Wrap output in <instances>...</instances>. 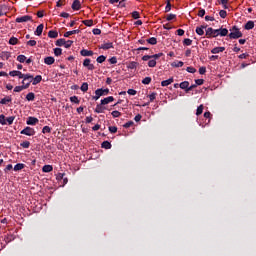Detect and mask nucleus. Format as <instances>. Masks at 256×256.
Returning <instances> with one entry per match:
<instances>
[{
  "instance_id": "obj_31",
  "label": "nucleus",
  "mask_w": 256,
  "mask_h": 256,
  "mask_svg": "<svg viewBox=\"0 0 256 256\" xmlns=\"http://www.w3.org/2000/svg\"><path fill=\"white\" fill-rule=\"evenodd\" d=\"M65 39H63V38H60V39H58L57 41H56V46L57 47H63L64 45H65Z\"/></svg>"
},
{
  "instance_id": "obj_27",
  "label": "nucleus",
  "mask_w": 256,
  "mask_h": 256,
  "mask_svg": "<svg viewBox=\"0 0 256 256\" xmlns=\"http://www.w3.org/2000/svg\"><path fill=\"white\" fill-rule=\"evenodd\" d=\"M24 89H27V86H25L24 84L22 86H16L14 88V93H21V91H23Z\"/></svg>"
},
{
  "instance_id": "obj_55",
  "label": "nucleus",
  "mask_w": 256,
  "mask_h": 256,
  "mask_svg": "<svg viewBox=\"0 0 256 256\" xmlns=\"http://www.w3.org/2000/svg\"><path fill=\"white\" fill-rule=\"evenodd\" d=\"M219 15L222 19H225L227 17V11L225 10H220Z\"/></svg>"
},
{
  "instance_id": "obj_23",
  "label": "nucleus",
  "mask_w": 256,
  "mask_h": 256,
  "mask_svg": "<svg viewBox=\"0 0 256 256\" xmlns=\"http://www.w3.org/2000/svg\"><path fill=\"white\" fill-rule=\"evenodd\" d=\"M43 173H51L53 171V166L51 165H44L42 168Z\"/></svg>"
},
{
  "instance_id": "obj_21",
  "label": "nucleus",
  "mask_w": 256,
  "mask_h": 256,
  "mask_svg": "<svg viewBox=\"0 0 256 256\" xmlns=\"http://www.w3.org/2000/svg\"><path fill=\"white\" fill-rule=\"evenodd\" d=\"M220 37H227L229 30L227 28H220L218 29Z\"/></svg>"
},
{
  "instance_id": "obj_59",
  "label": "nucleus",
  "mask_w": 256,
  "mask_h": 256,
  "mask_svg": "<svg viewBox=\"0 0 256 256\" xmlns=\"http://www.w3.org/2000/svg\"><path fill=\"white\" fill-rule=\"evenodd\" d=\"M169 11H171V2H169V0H168V3L166 5V7H165V12L169 13Z\"/></svg>"
},
{
  "instance_id": "obj_37",
  "label": "nucleus",
  "mask_w": 256,
  "mask_h": 256,
  "mask_svg": "<svg viewBox=\"0 0 256 256\" xmlns=\"http://www.w3.org/2000/svg\"><path fill=\"white\" fill-rule=\"evenodd\" d=\"M62 53H63V50H62L61 48H55V49H54V55H55L56 57L61 56Z\"/></svg>"
},
{
  "instance_id": "obj_9",
  "label": "nucleus",
  "mask_w": 256,
  "mask_h": 256,
  "mask_svg": "<svg viewBox=\"0 0 256 256\" xmlns=\"http://www.w3.org/2000/svg\"><path fill=\"white\" fill-rule=\"evenodd\" d=\"M113 101H115V98L113 96H109L101 100V105H109V103H113Z\"/></svg>"
},
{
  "instance_id": "obj_35",
  "label": "nucleus",
  "mask_w": 256,
  "mask_h": 256,
  "mask_svg": "<svg viewBox=\"0 0 256 256\" xmlns=\"http://www.w3.org/2000/svg\"><path fill=\"white\" fill-rule=\"evenodd\" d=\"M150 45H157V38L152 37L146 40Z\"/></svg>"
},
{
  "instance_id": "obj_44",
  "label": "nucleus",
  "mask_w": 256,
  "mask_h": 256,
  "mask_svg": "<svg viewBox=\"0 0 256 256\" xmlns=\"http://www.w3.org/2000/svg\"><path fill=\"white\" fill-rule=\"evenodd\" d=\"M107 59V57L103 56V55H100L96 61L97 63H105V60Z\"/></svg>"
},
{
  "instance_id": "obj_29",
  "label": "nucleus",
  "mask_w": 256,
  "mask_h": 256,
  "mask_svg": "<svg viewBox=\"0 0 256 256\" xmlns=\"http://www.w3.org/2000/svg\"><path fill=\"white\" fill-rule=\"evenodd\" d=\"M179 87L180 89H185L187 91V89H189V81L181 82Z\"/></svg>"
},
{
  "instance_id": "obj_57",
  "label": "nucleus",
  "mask_w": 256,
  "mask_h": 256,
  "mask_svg": "<svg viewBox=\"0 0 256 256\" xmlns=\"http://www.w3.org/2000/svg\"><path fill=\"white\" fill-rule=\"evenodd\" d=\"M70 101H71V103H79V98H77V96H72V97H70Z\"/></svg>"
},
{
  "instance_id": "obj_6",
  "label": "nucleus",
  "mask_w": 256,
  "mask_h": 256,
  "mask_svg": "<svg viewBox=\"0 0 256 256\" xmlns=\"http://www.w3.org/2000/svg\"><path fill=\"white\" fill-rule=\"evenodd\" d=\"M29 21H33V17L29 15H24L16 18V23H27Z\"/></svg>"
},
{
  "instance_id": "obj_41",
  "label": "nucleus",
  "mask_w": 256,
  "mask_h": 256,
  "mask_svg": "<svg viewBox=\"0 0 256 256\" xmlns=\"http://www.w3.org/2000/svg\"><path fill=\"white\" fill-rule=\"evenodd\" d=\"M71 45H73V40H65L64 47L66 49H69V47H71Z\"/></svg>"
},
{
  "instance_id": "obj_52",
  "label": "nucleus",
  "mask_w": 256,
  "mask_h": 256,
  "mask_svg": "<svg viewBox=\"0 0 256 256\" xmlns=\"http://www.w3.org/2000/svg\"><path fill=\"white\" fill-rule=\"evenodd\" d=\"M0 124L1 125H7L5 115H0Z\"/></svg>"
},
{
  "instance_id": "obj_3",
  "label": "nucleus",
  "mask_w": 256,
  "mask_h": 256,
  "mask_svg": "<svg viewBox=\"0 0 256 256\" xmlns=\"http://www.w3.org/2000/svg\"><path fill=\"white\" fill-rule=\"evenodd\" d=\"M22 79H23L22 85H24L27 89H29V85H31V83H33V75L24 74Z\"/></svg>"
},
{
  "instance_id": "obj_48",
  "label": "nucleus",
  "mask_w": 256,
  "mask_h": 256,
  "mask_svg": "<svg viewBox=\"0 0 256 256\" xmlns=\"http://www.w3.org/2000/svg\"><path fill=\"white\" fill-rule=\"evenodd\" d=\"M30 145L31 143L29 141H24L21 143V147H23L24 149H29Z\"/></svg>"
},
{
  "instance_id": "obj_60",
  "label": "nucleus",
  "mask_w": 256,
  "mask_h": 256,
  "mask_svg": "<svg viewBox=\"0 0 256 256\" xmlns=\"http://www.w3.org/2000/svg\"><path fill=\"white\" fill-rule=\"evenodd\" d=\"M176 15L175 14H169L166 19L167 21H173V19H175Z\"/></svg>"
},
{
  "instance_id": "obj_10",
  "label": "nucleus",
  "mask_w": 256,
  "mask_h": 256,
  "mask_svg": "<svg viewBox=\"0 0 256 256\" xmlns=\"http://www.w3.org/2000/svg\"><path fill=\"white\" fill-rule=\"evenodd\" d=\"M44 25L40 24L38 25V27L36 28L34 35H37V37H41V35L43 34V29H44Z\"/></svg>"
},
{
  "instance_id": "obj_17",
  "label": "nucleus",
  "mask_w": 256,
  "mask_h": 256,
  "mask_svg": "<svg viewBox=\"0 0 256 256\" xmlns=\"http://www.w3.org/2000/svg\"><path fill=\"white\" fill-rule=\"evenodd\" d=\"M100 49H104L105 51H107L108 49H113V43L112 42L104 43L100 46Z\"/></svg>"
},
{
  "instance_id": "obj_13",
  "label": "nucleus",
  "mask_w": 256,
  "mask_h": 256,
  "mask_svg": "<svg viewBox=\"0 0 256 256\" xmlns=\"http://www.w3.org/2000/svg\"><path fill=\"white\" fill-rule=\"evenodd\" d=\"M45 65H53L55 63V58L53 56H48L44 58Z\"/></svg>"
},
{
  "instance_id": "obj_33",
  "label": "nucleus",
  "mask_w": 256,
  "mask_h": 256,
  "mask_svg": "<svg viewBox=\"0 0 256 256\" xmlns=\"http://www.w3.org/2000/svg\"><path fill=\"white\" fill-rule=\"evenodd\" d=\"M25 168V164L18 163L14 166V171H21V169Z\"/></svg>"
},
{
  "instance_id": "obj_51",
  "label": "nucleus",
  "mask_w": 256,
  "mask_h": 256,
  "mask_svg": "<svg viewBox=\"0 0 256 256\" xmlns=\"http://www.w3.org/2000/svg\"><path fill=\"white\" fill-rule=\"evenodd\" d=\"M42 133H51V127L49 126H44L42 129Z\"/></svg>"
},
{
  "instance_id": "obj_36",
  "label": "nucleus",
  "mask_w": 256,
  "mask_h": 256,
  "mask_svg": "<svg viewBox=\"0 0 256 256\" xmlns=\"http://www.w3.org/2000/svg\"><path fill=\"white\" fill-rule=\"evenodd\" d=\"M203 29H205V27H197L196 28V33H197V35H204L205 34V31L203 30Z\"/></svg>"
},
{
  "instance_id": "obj_61",
  "label": "nucleus",
  "mask_w": 256,
  "mask_h": 256,
  "mask_svg": "<svg viewBox=\"0 0 256 256\" xmlns=\"http://www.w3.org/2000/svg\"><path fill=\"white\" fill-rule=\"evenodd\" d=\"M198 17H205V9H200L199 10Z\"/></svg>"
},
{
  "instance_id": "obj_34",
  "label": "nucleus",
  "mask_w": 256,
  "mask_h": 256,
  "mask_svg": "<svg viewBox=\"0 0 256 256\" xmlns=\"http://www.w3.org/2000/svg\"><path fill=\"white\" fill-rule=\"evenodd\" d=\"M157 65V60H155V58H151L148 61V67H155Z\"/></svg>"
},
{
  "instance_id": "obj_38",
  "label": "nucleus",
  "mask_w": 256,
  "mask_h": 256,
  "mask_svg": "<svg viewBox=\"0 0 256 256\" xmlns=\"http://www.w3.org/2000/svg\"><path fill=\"white\" fill-rule=\"evenodd\" d=\"M82 23L86 25V27H93V20H83Z\"/></svg>"
},
{
  "instance_id": "obj_14",
  "label": "nucleus",
  "mask_w": 256,
  "mask_h": 256,
  "mask_svg": "<svg viewBox=\"0 0 256 256\" xmlns=\"http://www.w3.org/2000/svg\"><path fill=\"white\" fill-rule=\"evenodd\" d=\"M48 37L50 39H57L59 37V32L55 31V30H50L48 32Z\"/></svg>"
},
{
  "instance_id": "obj_53",
  "label": "nucleus",
  "mask_w": 256,
  "mask_h": 256,
  "mask_svg": "<svg viewBox=\"0 0 256 256\" xmlns=\"http://www.w3.org/2000/svg\"><path fill=\"white\" fill-rule=\"evenodd\" d=\"M27 45H28L29 47H35V45H37V41H35V40H29V41L27 42Z\"/></svg>"
},
{
  "instance_id": "obj_20",
  "label": "nucleus",
  "mask_w": 256,
  "mask_h": 256,
  "mask_svg": "<svg viewBox=\"0 0 256 256\" xmlns=\"http://www.w3.org/2000/svg\"><path fill=\"white\" fill-rule=\"evenodd\" d=\"M43 80V77L41 75H37L36 77H33L32 85H39V82Z\"/></svg>"
},
{
  "instance_id": "obj_24",
  "label": "nucleus",
  "mask_w": 256,
  "mask_h": 256,
  "mask_svg": "<svg viewBox=\"0 0 256 256\" xmlns=\"http://www.w3.org/2000/svg\"><path fill=\"white\" fill-rule=\"evenodd\" d=\"M174 79L173 78H169L168 80H164L161 82L162 87H168V85H171V83H173Z\"/></svg>"
},
{
  "instance_id": "obj_30",
  "label": "nucleus",
  "mask_w": 256,
  "mask_h": 256,
  "mask_svg": "<svg viewBox=\"0 0 256 256\" xmlns=\"http://www.w3.org/2000/svg\"><path fill=\"white\" fill-rule=\"evenodd\" d=\"M26 99H27V101H35V93L29 92V93L26 95Z\"/></svg>"
},
{
  "instance_id": "obj_43",
  "label": "nucleus",
  "mask_w": 256,
  "mask_h": 256,
  "mask_svg": "<svg viewBox=\"0 0 256 256\" xmlns=\"http://www.w3.org/2000/svg\"><path fill=\"white\" fill-rule=\"evenodd\" d=\"M102 148L103 149H111V144L109 143V141H104L102 143Z\"/></svg>"
},
{
  "instance_id": "obj_64",
  "label": "nucleus",
  "mask_w": 256,
  "mask_h": 256,
  "mask_svg": "<svg viewBox=\"0 0 256 256\" xmlns=\"http://www.w3.org/2000/svg\"><path fill=\"white\" fill-rule=\"evenodd\" d=\"M109 131H110V133H115V132L117 131V127H115V126H110V127H109Z\"/></svg>"
},
{
  "instance_id": "obj_42",
  "label": "nucleus",
  "mask_w": 256,
  "mask_h": 256,
  "mask_svg": "<svg viewBox=\"0 0 256 256\" xmlns=\"http://www.w3.org/2000/svg\"><path fill=\"white\" fill-rule=\"evenodd\" d=\"M112 117H114V119H117V117H121V112L114 110L111 112Z\"/></svg>"
},
{
  "instance_id": "obj_2",
  "label": "nucleus",
  "mask_w": 256,
  "mask_h": 256,
  "mask_svg": "<svg viewBox=\"0 0 256 256\" xmlns=\"http://www.w3.org/2000/svg\"><path fill=\"white\" fill-rule=\"evenodd\" d=\"M103 95H109V89L108 88H106V89H103V88L97 89L95 91V96L93 97V99L95 101H99V99L101 97H103Z\"/></svg>"
},
{
  "instance_id": "obj_45",
  "label": "nucleus",
  "mask_w": 256,
  "mask_h": 256,
  "mask_svg": "<svg viewBox=\"0 0 256 256\" xmlns=\"http://www.w3.org/2000/svg\"><path fill=\"white\" fill-rule=\"evenodd\" d=\"M193 40L189 39V38H185L183 41V44L186 45L187 47H189L190 45H192Z\"/></svg>"
},
{
  "instance_id": "obj_25",
  "label": "nucleus",
  "mask_w": 256,
  "mask_h": 256,
  "mask_svg": "<svg viewBox=\"0 0 256 256\" xmlns=\"http://www.w3.org/2000/svg\"><path fill=\"white\" fill-rule=\"evenodd\" d=\"M253 27H255V22H253V21H248V22L245 24V29H246L247 31L253 29Z\"/></svg>"
},
{
  "instance_id": "obj_12",
  "label": "nucleus",
  "mask_w": 256,
  "mask_h": 256,
  "mask_svg": "<svg viewBox=\"0 0 256 256\" xmlns=\"http://www.w3.org/2000/svg\"><path fill=\"white\" fill-rule=\"evenodd\" d=\"M72 9L74 11H79L81 9V2L79 0H74L72 3Z\"/></svg>"
},
{
  "instance_id": "obj_7",
  "label": "nucleus",
  "mask_w": 256,
  "mask_h": 256,
  "mask_svg": "<svg viewBox=\"0 0 256 256\" xmlns=\"http://www.w3.org/2000/svg\"><path fill=\"white\" fill-rule=\"evenodd\" d=\"M83 66L87 67V69L89 71H93V69H95V65L91 64V59L86 58L83 62Z\"/></svg>"
},
{
  "instance_id": "obj_15",
  "label": "nucleus",
  "mask_w": 256,
  "mask_h": 256,
  "mask_svg": "<svg viewBox=\"0 0 256 256\" xmlns=\"http://www.w3.org/2000/svg\"><path fill=\"white\" fill-rule=\"evenodd\" d=\"M104 104H98L95 108V113H105V109H107Z\"/></svg>"
},
{
  "instance_id": "obj_4",
  "label": "nucleus",
  "mask_w": 256,
  "mask_h": 256,
  "mask_svg": "<svg viewBox=\"0 0 256 256\" xmlns=\"http://www.w3.org/2000/svg\"><path fill=\"white\" fill-rule=\"evenodd\" d=\"M206 36L207 37H219V29L207 28Z\"/></svg>"
},
{
  "instance_id": "obj_22",
  "label": "nucleus",
  "mask_w": 256,
  "mask_h": 256,
  "mask_svg": "<svg viewBox=\"0 0 256 256\" xmlns=\"http://www.w3.org/2000/svg\"><path fill=\"white\" fill-rule=\"evenodd\" d=\"M12 99L11 96H6L0 101V105H7V103H11Z\"/></svg>"
},
{
  "instance_id": "obj_56",
  "label": "nucleus",
  "mask_w": 256,
  "mask_h": 256,
  "mask_svg": "<svg viewBox=\"0 0 256 256\" xmlns=\"http://www.w3.org/2000/svg\"><path fill=\"white\" fill-rule=\"evenodd\" d=\"M109 63H111V65H115L117 64V57L113 56L109 59Z\"/></svg>"
},
{
  "instance_id": "obj_8",
  "label": "nucleus",
  "mask_w": 256,
  "mask_h": 256,
  "mask_svg": "<svg viewBox=\"0 0 256 256\" xmlns=\"http://www.w3.org/2000/svg\"><path fill=\"white\" fill-rule=\"evenodd\" d=\"M25 74H22L21 71L13 70L9 72L10 77H19V79H23Z\"/></svg>"
},
{
  "instance_id": "obj_58",
  "label": "nucleus",
  "mask_w": 256,
  "mask_h": 256,
  "mask_svg": "<svg viewBox=\"0 0 256 256\" xmlns=\"http://www.w3.org/2000/svg\"><path fill=\"white\" fill-rule=\"evenodd\" d=\"M186 71H187L188 73H196V72H197V69H195L194 67H187V68H186Z\"/></svg>"
},
{
  "instance_id": "obj_46",
  "label": "nucleus",
  "mask_w": 256,
  "mask_h": 256,
  "mask_svg": "<svg viewBox=\"0 0 256 256\" xmlns=\"http://www.w3.org/2000/svg\"><path fill=\"white\" fill-rule=\"evenodd\" d=\"M128 69H137V62H130L127 66Z\"/></svg>"
},
{
  "instance_id": "obj_47",
  "label": "nucleus",
  "mask_w": 256,
  "mask_h": 256,
  "mask_svg": "<svg viewBox=\"0 0 256 256\" xmlns=\"http://www.w3.org/2000/svg\"><path fill=\"white\" fill-rule=\"evenodd\" d=\"M14 121H15V118L13 116L6 118V123H8V125H13Z\"/></svg>"
},
{
  "instance_id": "obj_63",
  "label": "nucleus",
  "mask_w": 256,
  "mask_h": 256,
  "mask_svg": "<svg viewBox=\"0 0 256 256\" xmlns=\"http://www.w3.org/2000/svg\"><path fill=\"white\" fill-rule=\"evenodd\" d=\"M132 17L133 19H139V12L137 11L132 12Z\"/></svg>"
},
{
  "instance_id": "obj_32",
  "label": "nucleus",
  "mask_w": 256,
  "mask_h": 256,
  "mask_svg": "<svg viewBox=\"0 0 256 256\" xmlns=\"http://www.w3.org/2000/svg\"><path fill=\"white\" fill-rule=\"evenodd\" d=\"M19 43V39H17L16 37H11L9 39V44L10 45H17Z\"/></svg>"
},
{
  "instance_id": "obj_19",
  "label": "nucleus",
  "mask_w": 256,
  "mask_h": 256,
  "mask_svg": "<svg viewBox=\"0 0 256 256\" xmlns=\"http://www.w3.org/2000/svg\"><path fill=\"white\" fill-rule=\"evenodd\" d=\"M223 51H225V47H215L211 50V53L217 55V53H223Z\"/></svg>"
},
{
  "instance_id": "obj_54",
  "label": "nucleus",
  "mask_w": 256,
  "mask_h": 256,
  "mask_svg": "<svg viewBox=\"0 0 256 256\" xmlns=\"http://www.w3.org/2000/svg\"><path fill=\"white\" fill-rule=\"evenodd\" d=\"M151 57L152 59L157 61V59H159L160 57H163V53L154 54V55H151Z\"/></svg>"
},
{
  "instance_id": "obj_50",
  "label": "nucleus",
  "mask_w": 256,
  "mask_h": 256,
  "mask_svg": "<svg viewBox=\"0 0 256 256\" xmlns=\"http://www.w3.org/2000/svg\"><path fill=\"white\" fill-rule=\"evenodd\" d=\"M143 85H149L151 83V77H146L142 80Z\"/></svg>"
},
{
  "instance_id": "obj_28",
  "label": "nucleus",
  "mask_w": 256,
  "mask_h": 256,
  "mask_svg": "<svg viewBox=\"0 0 256 256\" xmlns=\"http://www.w3.org/2000/svg\"><path fill=\"white\" fill-rule=\"evenodd\" d=\"M80 89L83 91V93H87V91H89V84L86 82L82 83Z\"/></svg>"
},
{
  "instance_id": "obj_62",
  "label": "nucleus",
  "mask_w": 256,
  "mask_h": 256,
  "mask_svg": "<svg viewBox=\"0 0 256 256\" xmlns=\"http://www.w3.org/2000/svg\"><path fill=\"white\" fill-rule=\"evenodd\" d=\"M150 59H153V57H151V55H145L142 57V61H150Z\"/></svg>"
},
{
  "instance_id": "obj_1",
  "label": "nucleus",
  "mask_w": 256,
  "mask_h": 256,
  "mask_svg": "<svg viewBox=\"0 0 256 256\" xmlns=\"http://www.w3.org/2000/svg\"><path fill=\"white\" fill-rule=\"evenodd\" d=\"M241 37H243V33H241V31L236 26L230 29V34H229L230 39H239Z\"/></svg>"
},
{
  "instance_id": "obj_26",
  "label": "nucleus",
  "mask_w": 256,
  "mask_h": 256,
  "mask_svg": "<svg viewBox=\"0 0 256 256\" xmlns=\"http://www.w3.org/2000/svg\"><path fill=\"white\" fill-rule=\"evenodd\" d=\"M7 13V5H0V16L6 15Z\"/></svg>"
},
{
  "instance_id": "obj_16",
  "label": "nucleus",
  "mask_w": 256,
  "mask_h": 256,
  "mask_svg": "<svg viewBox=\"0 0 256 256\" xmlns=\"http://www.w3.org/2000/svg\"><path fill=\"white\" fill-rule=\"evenodd\" d=\"M27 125H35L36 123H39V119L35 117H29L26 121Z\"/></svg>"
},
{
  "instance_id": "obj_39",
  "label": "nucleus",
  "mask_w": 256,
  "mask_h": 256,
  "mask_svg": "<svg viewBox=\"0 0 256 256\" xmlns=\"http://www.w3.org/2000/svg\"><path fill=\"white\" fill-rule=\"evenodd\" d=\"M173 67H183V61H175L171 64Z\"/></svg>"
},
{
  "instance_id": "obj_49",
  "label": "nucleus",
  "mask_w": 256,
  "mask_h": 256,
  "mask_svg": "<svg viewBox=\"0 0 256 256\" xmlns=\"http://www.w3.org/2000/svg\"><path fill=\"white\" fill-rule=\"evenodd\" d=\"M203 113V104H201L197 110H196V115L199 116Z\"/></svg>"
},
{
  "instance_id": "obj_11",
  "label": "nucleus",
  "mask_w": 256,
  "mask_h": 256,
  "mask_svg": "<svg viewBox=\"0 0 256 256\" xmlns=\"http://www.w3.org/2000/svg\"><path fill=\"white\" fill-rule=\"evenodd\" d=\"M80 54L82 55V57H92L93 51L87 50V49H82L80 51Z\"/></svg>"
},
{
  "instance_id": "obj_5",
  "label": "nucleus",
  "mask_w": 256,
  "mask_h": 256,
  "mask_svg": "<svg viewBox=\"0 0 256 256\" xmlns=\"http://www.w3.org/2000/svg\"><path fill=\"white\" fill-rule=\"evenodd\" d=\"M20 133L21 135H27L28 137H33V135H35V129L27 126Z\"/></svg>"
},
{
  "instance_id": "obj_18",
  "label": "nucleus",
  "mask_w": 256,
  "mask_h": 256,
  "mask_svg": "<svg viewBox=\"0 0 256 256\" xmlns=\"http://www.w3.org/2000/svg\"><path fill=\"white\" fill-rule=\"evenodd\" d=\"M80 32H81V30H79V29L68 31V32L64 33V37H71V35H77Z\"/></svg>"
},
{
  "instance_id": "obj_40",
  "label": "nucleus",
  "mask_w": 256,
  "mask_h": 256,
  "mask_svg": "<svg viewBox=\"0 0 256 256\" xmlns=\"http://www.w3.org/2000/svg\"><path fill=\"white\" fill-rule=\"evenodd\" d=\"M17 61H19V63H23L24 61H27V57L25 55H19L17 56Z\"/></svg>"
}]
</instances>
